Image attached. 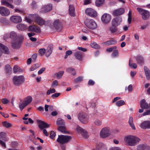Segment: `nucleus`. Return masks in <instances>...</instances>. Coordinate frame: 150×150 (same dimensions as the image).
<instances>
[{"label":"nucleus","mask_w":150,"mask_h":150,"mask_svg":"<svg viewBox=\"0 0 150 150\" xmlns=\"http://www.w3.org/2000/svg\"><path fill=\"white\" fill-rule=\"evenodd\" d=\"M26 20L29 23H31L33 21H35L38 25L40 26L44 24L45 22L44 20L37 14L30 15L28 17L26 18Z\"/></svg>","instance_id":"nucleus-1"},{"label":"nucleus","mask_w":150,"mask_h":150,"mask_svg":"<svg viewBox=\"0 0 150 150\" xmlns=\"http://www.w3.org/2000/svg\"><path fill=\"white\" fill-rule=\"evenodd\" d=\"M124 141L128 145L133 146L137 144L140 141V139L136 136L129 135L124 138Z\"/></svg>","instance_id":"nucleus-2"},{"label":"nucleus","mask_w":150,"mask_h":150,"mask_svg":"<svg viewBox=\"0 0 150 150\" xmlns=\"http://www.w3.org/2000/svg\"><path fill=\"white\" fill-rule=\"evenodd\" d=\"M71 138L70 136L63 135H59L57 141L59 144H63L68 142Z\"/></svg>","instance_id":"nucleus-3"},{"label":"nucleus","mask_w":150,"mask_h":150,"mask_svg":"<svg viewBox=\"0 0 150 150\" xmlns=\"http://www.w3.org/2000/svg\"><path fill=\"white\" fill-rule=\"evenodd\" d=\"M25 81V79L22 76H15L13 79L14 84L16 86H19L22 84Z\"/></svg>","instance_id":"nucleus-4"},{"label":"nucleus","mask_w":150,"mask_h":150,"mask_svg":"<svg viewBox=\"0 0 150 150\" xmlns=\"http://www.w3.org/2000/svg\"><path fill=\"white\" fill-rule=\"evenodd\" d=\"M137 10L139 11V14L142 15L143 19L146 20L149 17V12L148 11L139 8H137Z\"/></svg>","instance_id":"nucleus-5"},{"label":"nucleus","mask_w":150,"mask_h":150,"mask_svg":"<svg viewBox=\"0 0 150 150\" xmlns=\"http://www.w3.org/2000/svg\"><path fill=\"white\" fill-rule=\"evenodd\" d=\"M22 40L20 38H18L15 40H13L11 42L12 47L14 49L19 48L22 45Z\"/></svg>","instance_id":"nucleus-6"},{"label":"nucleus","mask_w":150,"mask_h":150,"mask_svg":"<svg viewBox=\"0 0 150 150\" xmlns=\"http://www.w3.org/2000/svg\"><path fill=\"white\" fill-rule=\"evenodd\" d=\"M86 26L91 29H94L97 28V25L93 19H87L84 22Z\"/></svg>","instance_id":"nucleus-7"},{"label":"nucleus","mask_w":150,"mask_h":150,"mask_svg":"<svg viewBox=\"0 0 150 150\" xmlns=\"http://www.w3.org/2000/svg\"><path fill=\"white\" fill-rule=\"evenodd\" d=\"M78 118L79 120L83 124H86L88 122L89 117L85 113L80 112L78 115Z\"/></svg>","instance_id":"nucleus-8"},{"label":"nucleus","mask_w":150,"mask_h":150,"mask_svg":"<svg viewBox=\"0 0 150 150\" xmlns=\"http://www.w3.org/2000/svg\"><path fill=\"white\" fill-rule=\"evenodd\" d=\"M110 134V132L109 128L106 127L103 128L100 132V137L103 138H105Z\"/></svg>","instance_id":"nucleus-9"},{"label":"nucleus","mask_w":150,"mask_h":150,"mask_svg":"<svg viewBox=\"0 0 150 150\" xmlns=\"http://www.w3.org/2000/svg\"><path fill=\"white\" fill-rule=\"evenodd\" d=\"M52 28L58 31H60L62 28V23L59 20H56L54 22Z\"/></svg>","instance_id":"nucleus-10"},{"label":"nucleus","mask_w":150,"mask_h":150,"mask_svg":"<svg viewBox=\"0 0 150 150\" xmlns=\"http://www.w3.org/2000/svg\"><path fill=\"white\" fill-rule=\"evenodd\" d=\"M101 19L102 22L105 23H109L111 20V16L110 15L105 13L102 16Z\"/></svg>","instance_id":"nucleus-11"},{"label":"nucleus","mask_w":150,"mask_h":150,"mask_svg":"<svg viewBox=\"0 0 150 150\" xmlns=\"http://www.w3.org/2000/svg\"><path fill=\"white\" fill-rule=\"evenodd\" d=\"M86 13L88 16L92 17H94L97 16V12L91 8H87L85 11Z\"/></svg>","instance_id":"nucleus-12"},{"label":"nucleus","mask_w":150,"mask_h":150,"mask_svg":"<svg viewBox=\"0 0 150 150\" xmlns=\"http://www.w3.org/2000/svg\"><path fill=\"white\" fill-rule=\"evenodd\" d=\"M122 21L121 17L118 16L112 19L111 21L112 26L117 27L119 25Z\"/></svg>","instance_id":"nucleus-13"},{"label":"nucleus","mask_w":150,"mask_h":150,"mask_svg":"<svg viewBox=\"0 0 150 150\" xmlns=\"http://www.w3.org/2000/svg\"><path fill=\"white\" fill-rule=\"evenodd\" d=\"M10 14L9 10L6 7H0V14L3 16H7Z\"/></svg>","instance_id":"nucleus-14"},{"label":"nucleus","mask_w":150,"mask_h":150,"mask_svg":"<svg viewBox=\"0 0 150 150\" xmlns=\"http://www.w3.org/2000/svg\"><path fill=\"white\" fill-rule=\"evenodd\" d=\"M76 130L78 132L81 133V135L85 138H87L88 137V136L86 131L79 126H77Z\"/></svg>","instance_id":"nucleus-15"},{"label":"nucleus","mask_w":150,"mask_h":150,"mask_svg":"<svg viewBox=\"0 0 150 150\" xmlns=\"http://www.w3.org/2000/svg\"><path fill=\"white\" fill-rule=\"evenodd\" d=\"M76 130L78 132L81 133V135L85 138H87L88 137V136L86 131L79 126H77Z\"/></svg>","instance_id":"nucleus-16"},{"label":"nucleus","mask_w":150,"mask_h":150,"mask_svg":"<svg viewBox=\"0 0 150 150\" xmlns=\"http://www.w3.org/2000/svg\"><path fill=\"white\" fill-rule=\"evenodd\" d=\"M37 122L38 124V127L41 129H43L44 128H47L49 126V125L41 120H38Z\"/></svg>","instance_id":"nucleus-17"},{"label":"nucleus","mask_w":150,"mask_h":150,"mask_svg":"<svg viewBox=\"0 0 150 150\" xmlns=\"http://www.w3.org/2000/svg\"><path fill=\"white\" fill-rule=\"evenodd\" d=\"M13 1V0H2L1 1V4L2 5H4L7 7L13 9L14 6L9 2H11Z\"/></svg>","instance_id":"nucleus-18"},{"label":"nucleus","mask_w":150,"mask_h":150,"mask_svg":"<svg viewBox=\"0 0 150 150\" xmlns=\"http://www.w3.org/2000/svg\"><path fill=\"white\" fill-rule=\"evenodd\" d=\"M28 30L32 31L34 32L37 33H40L41 31L40 29L38 26L35 25H31L29 27Z\"/></svg>","instance_id":"nucleus-19"},{"label":"nucleus","mask_w":150,"mask_h":150,"mask_svg":"<svg viewBox=\"0 0 150 150\" xmlns=\"http://www.w3.org/2000/svg\"><path fill=\"white\" fill-rule=\"evenodd\" d=\"M52 9V5L51 4H49L43 6L42 8V11L46 13L50 11Z\"/></svg>","instance_id":"nucleus-20"},{"label":"nucleus","mask_w":150,"mask_h":150,"mask_svg":"<svg viewBox=\"0 0 150 150\" xmlns=\"http://www.w3.org/2000/svg\"><path fill=\"white\" fill-rule=\"evenodd\" d=\"M140 127L144 129H150V121H145L143 122L140 124Z\"/></svg>","instance_id":"nucleus-21"},{"label":"nucleus","mask_w":150,"mask_h":150,"mask_svg":"<svg viewBox=\"0 0 150 150\" xmlns=\"http://www.w3.org/2000/svg\"><path fill=\"white\" fill-rule=\"evenodd\" d=\"M10 20L14 23H18L22 21L21 17L18 16H13L10 18Z\"/></svg>","instance_id":"nucleus-22"},{"label":"nucleus","mask_w":150,"mask_h":150,"mask_svg":"<svg viewBox=\"0 0 150 150\" xmlns=\"http://www.w3.org/2000/svg\"><path fill=\"white\" fill-rule=\"evenodd\" d=\"M125 12V10L123 8H120L114 11L113 14L114 16H116L123 14Z\"/></svg>","instance_id":"nucleus-23"},{"label":"nucleus","mask_w":150,"mask_h":150,"mask_svg":"<svg viewBox=\"0 0 150 150\" xmlns=\"http://www.w3.org/2000/svg\"><path fill=\"white\" fill-rule=\"evenodd\" d=\"M53 48V45L52 44H50L48 46L46 49V51L45 52V55L47 57H49L51 54Z\"/></svg>","instance_id":"nucleus-24"},{"label":"nucleus","mask_w":150,"mask_h":150,"mask_svg":"<svg viewBox=\"0 0 150 150\" xmlns=\"http://www.w3.org/2000/svg\"><path fill=\"white\" fill-rule=\"evenodd\" d=\"M140 107L144 109H147L149 108V105H148L144 99L142 100L140 102Z\"/></svg>","instance_id":"nucleus-25"},{"label":"nucleus","mask_w":150,"mask_h":150,"mask_svg":"<svg viewBox=\"0 0 150 150\" xmlns=\"http://www.w3.org/2000/svg\"><path fill=\"white\" fill-rule=\"evenodd\" d=\"M0 50L4 53L8 54L9 53L8 48L1 43H0Z\"/></svg>","instance_id":"nucleus-26"},{"label":"nucleus","mask_w":150,"mask_h":150,"mask_svg":"<svg viewBox=\"0 0 150 150\" xmlns=\"http://www.w3.org/2000/svg\"><path fill=\"white\" fill-rule=\"evenodd\" d=\"M69 14L71 16L74 17L75 16V8L73 5H70L69 6Z\"/></svg>","instance_id":"nucleus-27"},{"label":"nucleus","mask_w":150,"mask_h":150,"mask_svg":"<svg viewBox=\"0 0 150 150\" xmlns=\"http://www.w3.org/2000/svg\"><path fill=\"white\" fill-rule=\"evenodd\" d=\"M83 53L81 52H77L74 54V56L76 59L79 61L83 59Z\"/></svg>","instance_id":"nucleus-28"},{"label":"nucleus","mask_w":150,"mask_h":150,"mask_svg":"<svg viewBox=\"0 0 150 150\" xmlns=\"http://www.w3.org/2000/svg\"><path fill=\"white\" fill-rule=\"evenodd\" d=\"M117 43V41L116 40L114 39H112L107 40V41L104 42L103 44V45H105L109 46L115 44Z\"/></svg>","instance_id":"nucleus-29"},{"label":"nucleus","mask_w":150,"mask_h":150,"mask_svg":"<svg viewBox=\"0 0 150 150\" xmlns=\"http://www.w3.org/2000/svg\"><path fill=\"white\" fill-rule=\"evenodd\" d=\"M135 58L137 62L139 64L141 65L144 64V59L142 57L139 55L136 57Z\"/></svg>","instance_id":"nucleus-30"},{"label":"nucleus","mask_w":150,"mask_h":150,"mask_svg":"<svg viewBox=\"0 0 150 150\" xmlns=\"http://www.w3.org/2000/svg\"><path fill=\"white\" fill-rule=\"evenodd\" d=\"M149 148V146L146 144H140L137 146V150H144L146 149H148Z\"/></svg>","instance_id":"nucleus-31"},{"label":"nucleus","mask_w":150,"mask_h":150,"mask_svg":"<svg viewBox=\"0 0 150 150\" xmlns=\"http://www.w3.org/2000/svg\"><path fill=\"white\" fill-rule=\"evenodd\" d=\"M128 123L132 129L134 130L136 128L134 124L133 119L132 117L131 116L129 117L128 121Z\"/></svg>","instance_id":"nucleus-32"},{"label":"nucleus","mask_w":150,"mask_h":150,"mask_svg":"<svg viewBox=\"0 0 150 150\" xmlns=\"http://www.w3.org/2000/svg\"><path fill=\"white\" fill-rule=\"evenodd\" d=\"M144 69L147 79H150V70L146 66H144Z\"/></svg>","instance_id":"nucleus-33"},{"label":"nucleus","mask_w":150,"mask_h":150,"mask_svg":"<svg viewBox=\"0 0 150 150\" xmlns=\"http://www.w3.org/2000/svg\"><path fill=\"white\" fill-rule=\"evenodd\" d=\"M57 129L60 132L64 134H67L68 132L66 130V127L64 125L59 126L57 128Z\"/></svg>","instance_id":"nucleus-34"},{"label":"nucleus","mask_w":150,"mask_h":150,"mask_svg":"<svg viewBox=\"0 0 150 150\" xmlns=\"http://www.w3.org/2000/svg\"><path fill=\"white\" fill-rule=\"evenodd\" d=\"M17 28L18 30H25L27 29L26 25L22 23L18 24L17 25Z\"/></svg>","instance_id":"nucleus-35"},{"label":"nucleus","mask_w":150,"mask_h":150,"mask_svg":"<svg viewBox=\"0 0 150 150\" xmlns=\"http://www.w3.org/2000/svg\"><path fill=\"white\" fill-rule=\"evenodd\" d=\"M32 98L31 96H29L25 97L23 101L27 105L29 104L32 100Z\"/></svg>","instance_id":"nucleus-36"},{"label":"nucleus","mask_w":150,"mask_h":150,"mask_svg":"<svg viewBox=\"0 0 150 150\" xmlns=\"http://www.w3.org/2000/svg\"><path fill=\"white\" fill-rule=\"evenodd\" d=\"M57 124L59 126L65 125V122L63 120L60 118H58L57 120Z\"/></svg>","instance_id":"nucleus-37"},{"label":"nucleus","mask_w":150,"mask_h":150,"mask_svg":"<svg viewBox=\"0 0 150 150\" xmlns=\"http://www.w3.org/2000/svg\"><path fill=\"white\" fill-rule=\"evenodd\" d=\"M10 37L13 39V40H15L17 38H19L18 37L17 34L14 31H12L10 33Z\"/></svg>","instance_id":"nucleus-38"},{"label":"nucleus","mask_w":150,"mask_h":150,"mask_svg":"<svg viewBox=\"0 0 150 150\" xmlns=\"http://www.w3.org/2000/svg\"><path fill=\"white\" fill-rule=\"evenodd\" d=\"M66 71L70 73L74 76L76 74V73L75 71V69L72 67H69L66 69Z\"/></svg>","instance_id":"nucleus-39"},{"label":"nucleus","mask_w":150,"mask_h":150,"mask_svg":"<svg viewBox=\"0 0 150 150\" xmlns=\"http://www.w3.org/2000/svg\"><path fill=\"white\" fill-rule=\"evenodd\" d=\"M116 26H112L109 28V30L112 33H113L117 32L118 30V29Z\"/></svg>","instance_id":"nucleus-40"},{"label":"nucleus","mask_w":150,"mask_h":150,"mask_svg":"<svg viewBox=\"0 0 150 150\" xmlns=\"http://www.w3.org/2000/svg\"><path fill=\"white\" fill-rule=\"evenodd\" d=\"M13 70V72L14 73H16L18 71L19 72H22V70L17 65H15L14 67Z\"/></svg>","instance_id":"nucleus-41"},{"label":"nucleus","mask_w":150,"mask_h":150,"mask_svg":"<svg viewBox=\"0 0 150 150\" xmlns=\"http://www.w3.org/2000/svg\"><path fill=\"white\" fill-rule=\"evenodd\" d=\"M6 133L4 132H0V138L4 141H6Z\"/></svg>","instance_id":"nucleus-42"},{"label":"nucleus","mask_w":150,"mask_h":150,"mask_svg":"<svg viewBox=\"0 0 150 150\" xmlns=\"http://www.w3.org/2000/svg\"><path fill=\"white\" fill-rule=\"evenodd\" d=\"M125 102L124 100H120L117 101L116 103V105L118 107H120L124 105Z\"/></svg>","instance_id":"nucleus-43"},{"label":"nucleus","mask_w":150,"mask_h":150,"mask_svg":"<svg viewBox=\"0 0 150 150\" xmlns=\"http://www.w3.org/2000/svg\"><path fill=\"white\" fill-rule=\"evenodd\" d=\"M29 131L30 133L32 134L30 136L29 139L31 141H33L35 137L34 134V132L32 129H30Z\"/></svg>","instance_id":"nucleus-44"},{"label":"nucleus","mask_w":150,"mask_h":150,"mask_svg":"<svg viewBox=\"0 0 150 150\" xmlns=\"http://www.w3.org/2000/svg\"><path fill=\"white\" fill-rule=\"evenodd\" d=\"M5 69L7 73L9 74L11 73L12 68L9 65H6Z\"/></svg>","instance_id":"nucleus-45"},{"label":"nucleus","mask_w":150,"mask_h":150,"mask_svg":"<svg viewBox=\"0 0 150 150\" xmlns=\"http://www.w3.org/2000/svg\"><path fill=\"white\" fill-rule=\"evenodd\" d=\"M2 124L4 127L7 128H9L12 126V125L11 123L6 121L2 122Z\"/></svg>","instance_id":"nucleus-46"},{"label":"nucleus","mask_w":150,"mask_h":150,"mask_svg":"<svg viewBox=\"0 0 150 150\" xmlns=\"http://www.w3.org/2000/svg\"><path fill=\"white\" fill-rule=\"evenodd\" d=\"M40 66V64H35L30 68V71H33L36 69Z\"/></svg>","instance_id":"nucleus-47"},{"label":"nucleus","mask_w":150,"mask_h":150,"mask_svg":"<svg viewBox=\"0 0 150 150\" xmlns=\"http://www.w3.org/2000/svg\"><path fill=\"white\" fill-rule=\"evenodd\" d=\"M83 80V77L82 76H79L74 79V82L77 83L81 82Z\"/></svg>","instance_id":"nucleus-48"},{"label":"nucleus","mask_w":150,"mask_h":150,"mask_svg":"<svg viewBox=\"0 0 150 150\" xmlns=\"http://www.w3.org/2000/svg\"><path fill=\"white\" fill-rule=\"evenodd\" d=\"M91 46L92 47L94 48L97 49L99 47V45L96 42H91Z\"/></svg>","instance_id":"nucleus-49"},{"label":"nucleus","mask_w":150,"mask_h":150,"mask_svg":"<svg viewBox=\"0 0 150 150\" xmlns=\"http://www.w3.org/2000/svg\"><path fill=\"white\" fill-rule=\"evenodd\" d=\"M46 50L45 48H41L39 49L38 52L41 56H43L45 53Z\"/></svg>","instance_id":"nucleus-50"},{"label":"nucleus","mask_w":150,"mask_h":150,"mask_svg":"<svg viewBox=\"0 0 150 150\" xmlns=\"http://www.w3.org/2000/svg\"><path fill=\"white\" fill-rule=\"evenodd\" d=\"M104 1V0H96V5L99 7L100 5L102 4Z\"/></svg>","instance_id":"nucleus-51"},{"label":"nucleus","mask_w":150,"mask_h":150,"mask_svg":"<svg viewBox=\"0 0 150 150\" xmlns=\"http://www.w3.org/2000/svg\"><path fill=\"white\" fill-rule=\"evenodd\" d=\"M119 55V52L117 50H114L112 54V56L113 57H118Z\"/></svg>","instance_id":"nucleus-52"},{"label":"nucleus","mask_w":150,"mask_h":150,"mask_svg":"<svg viewBox=\"0 0 150 150\" xmlns=\"http://www.w3.org/2000/svg\"><path fill=\"white\" fill-rule=\"evenodd\" d=\"M64 73V71H59L57 74V78L58 79L60 78L62 76Z\"/></svg>","instance_id":"nucleus-53"},{"label":"nucleus","mask_w":150,"mask_h":150,"mask_svg":"<svg viewBox=\"0 0 150 150\" xmlns=\"http://www.w3.org/2000/svg\"><path fill=\"white\" fill-rule=\"evenodd\" d=\"M72 53V52L71 50H69L67 51L66 52V55L64 57V58L65 59H67L68 56L71 55Z\"/></svg>","instance_id":"nucleus-54"},{"label":"nucleus","mask_w":150,"mask_h":150,"mask_svg":"<svg viewBox=\"0 0 150 150\" xmlns=\"http://www.w3.org/2000/svg\"><path fill=\"white\" fill-rule=\"evenodd\" d=\"M27 105L25 104V103L23 102L21 104H19V107L20 109L22 110L24 108V107Z\"/></svg>","instance_id":"nucleus-55"},{"label":"nucleus","mask_w":150,"mask_h":150,"mask_svg":"<svg viewBox=\"0 0 150 150\" xmlns=\"http://www.w3.org/2000/svg\"><path fill=\"white\" fill-rule=\"evenodd\" d=\"M55 90L54 88L50 89L48 90L47 92V94L48 95L51 93H54L55 92Z\"/></svg>","instance_id":"nucleus-56"},{"label":"nucleus","mask_w":150,"mask_h":150,"mask_svg":"<svg viewBox=\"0 0 150 150\" xmlns=\"http://www.w3.org/2000/svg\"><path fill=\"white\" fill-rule=\"evenodd\" d=\"M131 60L130 59L129 60V65L131 67H132L134 68V69H136L137 67V65L136 64L133 63V64H131Z\"/></svg>","instance_id":"nucleus-57"},{"label":"nucleus","mask_w":150,"mask_h":150,"mask_svg":"<svg viewBox=\"0 0 150 150\" xmlns=\"http://www.w3.org/2000/svg\"><path fill=\"white\" fill-rule=\"evenodd\" d=\"M50 137L52 139H54L56 135L55 133L53 131H51L50 132Z\"/></svg>","instance_id":"nucleus-58"},{"label":"nucleus","mask_w":150,"mask_h":150,"mask_svg":"<svg viewBox=\"0 0 150 150\" xmlns=\"http://www.w3.org/2000/svg\"><path fill=\"white\" fill-rule=\"evenodd\" d=\"M95 124L97 126H100L102 124V121L98 119H96L94 122Z\"/></svg>","instance_id":"nucleus-59"},{"label":"nucleus","mask_w":150,"mask_h":150,"mask_svg":"<svg viewBox=\"0 0 150 150\" xmlns=\"http://www.w3.org/2000/svg\"><path fill=\"white\" fill-rule=\"evenodd\" d=\"M58 85V82L57 80H55L53 81L52 86L53 87L57 86Z\"/></svg>","instance_id":"nucleus-60"},{"label":"nucleus","mask_w":150,"mask_h":150,"mask_svg":"<svg viewBox=\"0 0 150 150\" xmlns=\"http://www.w3.org/2000/svg\"><path fill=\"white\" fill-rule=\"evenodd\" d=\"M95 83V82L92 79H90L88 82V84L89 86H93Z\"/></svg>","instance_id":"nucleus-61"},{"label":"nucleus","mask_w":150,"mask_h":150,"mask_svg":"<svg viewBox=\"0 0 150 150\" xmlns=\"http://www.w3.org/2000/svg\"><path fill=\"white\" fill-rule=\"evenodd\" d=\"M128 89L129 91H131L132 90V86L131 84L129 85L128 88L126 87L125 88V90L126 91Z\"/></svg>","instance_id":"nucleus-62"},{"label":"nucleus","mask_w":150,"mask_h":150,"mask_svg":"<svg viewBox=\"0 0 150 150\" xmlns=\"http://www.w3.org/2000/svg\"><path fill=\"white\" fill-rule=\"evenodd\" d=\"M46 68L45 67L42 68L40 69L38 72V74H42L45 70Z\"/></svg>","instance_id":"nucleus-63"},{"label":"nucleus","mask_w":150,"mask_h":150,"mask_svg":"<svg viewBox=\"0 0 150 150\" xmlns=\"http://www.w3.org/2000/svg\"><path fill=\"white\" fill-rule=\"evenodd\" d=\"M37 57V54L35 53L32 56V58L33 59V61L35 62Z\"/></svg>","instance_id":"nucleus-64"}]
</instances>
